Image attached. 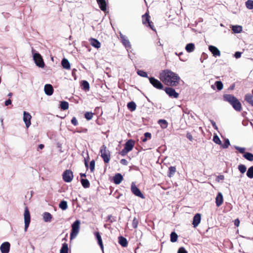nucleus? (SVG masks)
<instances>
[{"label": "nucleus", "mask_w": 253, "mask_h": 253, "mask_svg": "<svg viewBox=\"0 0 253 253\" xmlns=\"http://www.w3.org/2000/svg\"><path fill=\"white\" fill-rule=\"evenodd\" d=\"M224 179V176L223 175H219L216 176V181L219 182L220 181L223 180Z\"/></svg>", "instance_id": "52"}, {"label": "nucleus", "mask_w": 253, "mask_h": 253, "mask_svg": "<svg viewBox=\"0 0 253 253\" xmlns=\"http://www.w3.org/2000/svg\"><path fill=\"white\" fill-rule=\"evenodd\" d=\"M185 49L188 52H191L195 49V45L192 43H188L185 47Z\"/></svg>", "instance_id": "28"}, {"label": "nucleus", "mask_w": 253, "mask_h": 253, "mask_svg": "<svg viewBox=\"0 0 253 253\" xmlns=\"http://www.w3.org/2000/svg\"><path fill=\"white\" fill-rule=\"evenodd\" d=\"M138 220L136 219V218L135 217L133 219V221H132V226L134 228H136L138 226Z\"/></svg>", "instance_id": "50"}, {"label": "nucleus", "mask_w": 253, "mask_h": 253, "mask_svg": "<svg viewBox=\"0 0 253 253\" xmlns=\"http://www.w3.org/2000/svg\"><path fill=\"white\" fill-rule=\"evenodd\" d=\"M148 78L150 83L154 87L158 89H163L164 85L160 81L154 77H149Z\"/></svg>", "instance_id": "7"}, {"label": "nucleus", "mask_w": 253, "mask_h": 253, "mask_svg": "<svg viewBox=\"0 0 253 253\" xmlns=\"http://www.w3.org/2000/svg\"><path fill=\"white\" fill-rule=\"evenodd\" d=\"M230 145V142L228 139L225 140L224 144L222 145L223 148H227Z\"/></svg>", "instance_id": "49"}, {"label": "nucleus", "mask_w": 253, "mask_h": 253, "mask_svg": "<svg viewBox=\"0 0 253 253\" xmlns=\"http://www.w3.org/2000/svg\"><path fill=\"white\" fill-rule=\"evenodd\" d=\"M89 169L91 172H93L94 171L95 169V161L94 160H92L90 162Z\"/></svg>", "instance_id": "48"}, {"label": "nucleus", "mask_w": 253, "mask_h": 253, "mask_svg": "<svg viewBox=\"0 0 253 253\" xmlns=\"http://www.w3.org/2000/svg\"><path fill=\"white\" fill-rule=\"evenodd\" d=\"M234 87H235V85H234V84H233V85H231V86H230L229 88H230V89H234Z\"/></svg>", "instance_id": "64"}, {"label": "nucleus", "mask_w": 253, "mask_h": 253, "mask_svg": "<svg viewBox=\"0 0 253 253\" xmlns=\"http://www.w3.org/2000/svg\"><path fill=\"white\" fill-rule=\"evenodd\" d=\"M121 163L123 165H125V166H126L128 164V162L126 160V159H122L120 161Z\"/></svg>", "instance_id": "56"}, {"label": "nucleus", "mask_w": 253, "mask_h": 253, "mask_svg": "<svg viewBox=\"0 0 253 253\" xmlns=\"http://www.w3.org/2000/svg\"><path fill=\"white\" fill-rule=\"evenodd\" d=\"M158 124L161 126L162 128H166L168 126V123L165 120H159Z\"/></svg>", "instance_id": "36"}, {"label": "nucleus", "mask_w": 253, "mask_h": 253, "mask_svg": "<svg viewBox=\"0 0 253 253\" xmlns=\"http://www.w3.org/2000/svg\"><path fill=\"white\" fill-rule=\"evenodd\" d=\"M213 141L214 143L217 144H220L221 143L219 137L216 135L213 136Z\"/></svg>", "instance_id": "46"}, {"label": "nucleus", "mask_w": 253, "mask_h": 253, "mask_svg": "<svg viewBox=\"0 0 253 253\" xmlns=\"http://www.w3.org/2000/svg\"><path fill=\"white\" fill-rule=\"evenodd\" d=\"M238 169L242 173H244L247 170V168L245 165L240 164L238 167Z\"/></svg>", "instance_id": "37"}, {"label": "nucleus", "mask_w": 253, "mask_h": 253, "mask_svg": "<svg viewBox=\"0 0 253 253\" xmlns=\"http://www.w3.org/2000/svg\"><path fill=\"white\" fill-rule=\"evenodd\" d=\"M178 236L174 232L170 234V241L172 243L175 242L177 240Z\"/></svg>", "instance_id": "38"}, {"label": "nucleus", "mask_w": 253, "mask_h": 253, "mask_svg": "<svg viewBox=\"0 0 253 253\" xmlns=\"http://www.w3.org/2000/svg\"><path fill=\"white\" fill-rule=\"evenodd\" d=\"M201 220V215L200 213H196L193 219L192 224L194 227H197Z\"/></svg>", "instance_id": "13"}, {"label": "nucleus", "mask_w": 253, "mask_h": 253, "mask_svg": "<svg viewBox=\"0 0 253 253\" xmlns=\"http://www.w3.org/2000/svg\"><path fill=\"white\" fill-rule=\"evenodd\" d=\"M129 152L128 151H126V150L124 148V149H123L121 152H120V154L123 156H125L126 155V154Z\"/></svg>", "instance_id": "55"}, {"label": "nucleus", "mask_w": 253, "mask_h": 253, "mask_svg": "<svg viewBox=\"0 0 253 253\" xmlns=\"http://www.w3.org/2000/svg\"><path fill=\"white\" fill-rule=\"evenodd\" d=\"M59 206L62 210H65L68 207L67 203L65 201H62L60 203Z\"/></svg>", "instance_id": "40"}, {"label": "nucleus", "mask_w": 253, "mask_h": 253, "mask_svg": "<svg viewBox=\"0 0 253 253\" xmlns=\"http://www.w3.org/2000/svg\"><path fill=\"white\" fill-rule=\"evenodd\" d=\"M235 148L241 153H244L246 150L245 148L240 147L236 146H235Z\"/></svg>", "instance_id": "51"}, {"label": "nucleus", "mask_w": 253, "mask_h": 253, "mask_svg": "<svg viewBox=\"0 0 253 253\" xmlns=\"http://www.w3.org/2000/svg\"><path fill=\"white\" fill-rule=\"evenodd\" d=\"M94 235L96 237V239L97 240L98 243L99 245L100 248L103 250V246L102 241L101 237L98 232H95L94 233Z\"/></svg>", "instance_id": "23"}, {"label": "nucleus", "mask_w": 253, "mask_h": 253, "mask_svg": "<svg viewBox=\"0 0 253 253\" xmlns=\"http://www.w3.org/2000/svg\"><path fill=\"white\" fill-rule=\"evenodd\" d=\"M63 179L66 182H70L73 178V172L70 170H66L62 174Z\"/></svg>", "instance_id": "9"}, {"label": "nucleus", "mask_w": 253, "mask_h": 253, "mask_svg": "<svg viewBox=\"0 0 253 253\" xmlns=\"http://www.w3.org/2000/svg\"><path fill=\"white\" fill-rule=\"evenodd\" d=\"M44 90L46 95H52L53 93V88L50 84H46L44 85Z\"/></svg>", "instance_id": "16"}, {"label": "nucleus", "mask_w": 253, "mask_h": 253, "mask_svg": "<svg viewBox=\"0 0 253 253\" xmlns=\"http://www.w3.org/2000/svg\"><path fill=\"white\" fill-rule=\"evenodd\" d=\"M186 136H187V138L190 141H192L193 140V137L192 136V135L189 133H188L186 135Z\"/></svg>", "instance_id": "59"}, {"label": "nucleus", "mask_w": 253, "mask_h": 253, "mask_svg": "<svg viewBox=\"0 0 253 253\" xmlns=\"http://www.w3.org/2000/svg\"><path fill=\"white\" fill-rule=\"evenodd\" d=\"M31 119L32 116L30 114L24 111L23 113V121L25 123L27 128H28L31 125Z\"/></svg>", "instance_id": "11"}, {"label": "nucleus", "mask_w": 253, "mask_h": 253, "mask_svg": "<svg viewBox=\"0 0 253 253\" xmlns=\"http://www.w3.org/2000/svg\"><path fill=\"white\" fill-rule=\"evenodd\" d=\"M43 219L45 222H50L52 219V215L49 212H45L43 214Z\"/></svg>", "instance_id": "26"}, {"label": "nucleus", "mask_w": 253, "mask_h": 253, "mask_svg": "<svg viewBox=\"0 0 253 253\" xmlns=\"http://www.w3.org/2000/svg\"><path fill=\"white\" fill-rule=\"evenodd\" d=\"M176 171V168L175 167H170L169 169L168 176L169 177H172Z\"/></svg>", "instance_id": "32"}, {"label": "nucleus", "mask_w": 253, "mask_h": 253, "mask_svg": "<svg viewBox=\"0 0 253 253\" xmlns=\"http://www.w3.org/2000/svg\"><path fill=\"white\" fill-rule=\"evenodd\" d=\"M24 223H25V231H27V229L30 223V214L28 209L26 208L24 211Z\"/></svg>", "instance_id": "8"}, {"label": "nucleus", "mask_w": 253, "mask_h": 253, "mask_svg": "<svg viewBox=\"0 0 253 253\" xmlns=\"http://www.w3.org/2000/svg\"><path fill=\"white\" fill-rule=\"evenodd\" d=\"M224 100L228 101L236 111H241L242 108L241 103L234 96H224Z\"/></svg>", "instance_id": "2"}, {"label": "nucleus", "mask_w": 253, "mask_h": 253, "mask_svg": "<svg viewBox=\"0 0 253 253\" xmlns=\"http://www.w3.org/2000/svg\"><path fill=\"white\" fill-rule=\"evenodd\" d=\"M211 124L213 126V127L215 128V129H217V127L215 124V123L214 122H213V121H211Z\"/></svg>", "instance_id": "62"}, {"label": "nucleus", "mask_w": 253, "mask_h": 253, "mask_svg": "<svg viewBox=\"0 0 253 253\" xmlns=\"http://www.w3.org/2000/svg\"><path fill=\"white\" fill-rule=\"evenodd\" d=\"M89 42L90 44L95 48L98 49L101 46L100 42L95 39L91 38L89 40Z\"/></svg>", "instance_id": "18"}, {"label": "nucleus", "mask_w": 253, "mask_h": 253, "mask_svg": "<svg viewBox=\"0 0 253 253\" xmlns=\"http://www.w3.org/2000/svg\"><path fill=\"white\" fill-rule=\"evenodd\" d=\"M61 65L63 68L69 70L70 69L71 66L69 61L66 59L63 58L61 61Z\"/></svg>", "instance_id": "22"}, {"label": "nucleus", "mask_w": 253, "mask_h": 253, "mask_svg": "<svg viewBox=\"0 0 253 253\" xmlns=\"http://www.w3.org/2000/svg\"><path fill=\"white\" fill-rule=\"evenodd\" d=\"M159 78L165 84L169 86L178 85L180 80L177 74L168 69L164 70L160 73Z\"/></svg>", "instance_id": "1"}, {"label": "nucleus", "mask_w": 253, "mask_h": 253, "mask_svg": "<svg viewBox=\"0 0 253 253\" xmlns=\"http://www.w3.org/2000/svg\"><path fill=\"white\" fill-rule=\"evenodd\" d=\"M71 123L74 126H77L78 124V122L77 120L75 117H73L71 120Z\"/></svg>", "instance_id": "53"}, {"label": "nucleus", "mask_w": 253, "mask_h": 253, "mask_svg": "<svg viewBox=\"0 0 253 253\" xmlns=\"http://www.w3.org/2000/svg\"><path fill=\"white\" fill-rule=\"evenodd\" d=\"M81 183L83 186L85 188L89 187L90 185L89 181L86 179H82Z\"/></svg>", "instance_id": "39"}, {"label": "nucleus", "mask_w": 253, "mask_h": 253, "mask_svg": "<svg viewBox=\"0 0 253 253\" xmlns=\"http://www.w3.org/2000/svg\"><path fill=\"white\" fill-rule=\"evenodd\" d=\"M80 221L79 220H77L72 224L70 240H73L77 236L80 231Z\"/></svg>", "instance_id": "4"}, {"label": "nucleus", "mask_w": 253, "mask_h": 253, "mask_svg": "<svg viewBox=\"0 0 253 253\" xmlns=\"http://www.w3.org/2000/svg\"><path fill=\"white\" fill-rule=\"evenodd\" d=\"M215 85L218 90H221L223 88V84L221 81H216L215 83Z\"/></svg>", "instance_id": "43"}, {"label": "nucleus", "mask_w": 253, "mask_h": 253, "mask_svg": "<svg viewBox=\"0 0 253 253\" xmlns=\"http://www.w3.org/2000/svg\"><path fill=\"white\" fill-rule=\"evenodd\" d=\"M120 38L123 44L126 47H130L131 45L130 42L125 36L123 35L122 34H121Z\"/></svg>", "instance_id": "19"}, {"label": "nucleus", "mask_w": 253, "mask_h": 253, "mask_svg": "<svg viewBox=\"0 0 253 253\" xmlns=\"http://www.w3.org/2000/svg\"><path fill=\"white\" fill-rule=\"evenodd\" d=\"M127 107L128 109L131 112L134 111L136 109V104L133 101L128 103Z\"/></svg>", "instance_id": "29"}, {"label": "nucleus", "mask_w": 253, "mask_h": 253, "mask_svg": "<svg viewBox=\"0 0 253 253\" xmlns=\"http://www.w3.org/2000/svg\"><path fill=\"white\" fill-rule=\"evenodd\" d=\"M232 30L235 33H240L242 31V27L241 26H233Z\"/></svg>", "instance_id": "30"}, {"label": "nucleus", "mask_w": 253, "mask_h": 253, "mask_svg": "<svg viewBox=\"0 0 253 253\" xmlns=\"http://www.w3.org/2000/svg\"><path fill=\"white\" fill-rule=\"evenodd\" d=\"M101 156L106 163H108L110 160V154L107 147L105 145H102L100 148Z\"/></svg>", "instance_id": "5"}, {"label": "nucleus", "mask_w": 253, "mask_h": 253, "mask_svg": "<svg viewBox=\"0 0 253 253\" xmlns=\"http://www.w3.org/2000/svg\"><path fill=\"white\" fill-rule=\"evenodd\" d=\"M11 100L10 99H8L7 100H6L5 102V106H8V105L11 104Z\"/></svg>", "instance_id": "60"}, {"label": "nucleus", "mask_w": 253, "mask_h": 253, "mask_svg": "<svg viewBox=\"0 0 253 253\" xmlns=\"http://www.w3.org/2000/svg\"><path fill=\"white\" fill-rule=\"evenodd\" d=\"M60 253H68V246L67 244H63Z\"/></svg>", "instance_id": "35"}, {"label": "nucleus", "mask_w": 253, "mask_h": 253, "mask_svg": "<svg viewBox=\"0 0 253 253\" xmlns=\"http://www.w3.org/2000/svg\"><path fill=\"white\" fill-rule=\"evenodd\" d=\"M241 53H242L241 52H239V51L236 52L235 53V55H234L235 58H240L241 57Z\"/></svg>", "instance_id": "57"}, {"label": "nucleus", "mask_w": 253, "mask_h": 253, "mask_svg": "<svg viewBox=\"0 0 253 253\" xmlns=\"http://www.w3.org/2000/svg\"><path fill=\"white\" fill-rule=\"evenodd\" d=\"M44 147V145L43 144H40L39 145V148L40 149H43Z\"/></svg>", "instance_id": "63"}, {"label": "nucleus", "mask_w": 253, "mask_h": 253, "mask_svg": "<svg viewBox=\"0 0 253 253\" xmlns=\"http://www.w3.org/2000/svg\"><path fill=\"white\" fill-rule=\"evenodd\" d=\"M82 88L85 91L89 90V84L86 81H83L81 83Z\"/></svg>", "instance_id": "25"}, {"label": "nucleus", "mask_w": 253, "mask_h": 253, "mask_svg": "<svg viewBox=\"0 0 253 253\" xmlns=\"http://www.w3.org/2000/svg\"><path fill=\"white\" fill-rule=\"evenodd\" d=\"M123 179V176L120 173H117L114 176V182L116 184H119L122 182Z\"/></svg>", "instance_id": "21"}, {"label": "nucleus", "mask_w": 253, "mask_h": 253, "mask_svg": "<svg viewBox=\"0 0 253 253\" xmlns=\"http://www.w3.org/2000/svg\"><path fill=\"white\" fill-rule=\"evenodd\" d=\"M245 3L247 8L249 9H253V0H248Z\"/></svg>", "instance_id": "41"}, {"label": "nucleus", "mask_w": 253, "mask_h": 253, "mask_svg": "<svg viewBox=\"0 0 253 253\" xmlns=\"http://www.w3.org/2000/svg\"><path fill=\"white\" fill-rule=\"evenodd\" d=\"M165 90L168 95H178V93L175 92L174 89L170 87H166Z\"/></svg>", "instance_id": "24"}, {"label": "nucleus", "mask_w": 253, "mask_h": 253, "mask_svg": "<svg viewBox=\"0 0 253 253\" xmlns=\"http://www.w3.org/2000/svg\"><path fill=\"white\" fill-rule=\"evenodd\" d=\"M34 60L36 65L41 68H43L45 64L43 62V59L39 53H35L33 55Z\"/></svg>", "instance_id": "6"}, {"label": "nucleus", "mask_w": 253, "mask_h": 253, "mask_svg": "<svg viewBox=\"0 0 253 253\" xmlns=\"http://www.w3.org/2000/svg\"><path fill=\"white\" fill-rule=\"evenodd\" d=\"M151 17L149 12L147 11L142 16V22L143 25L146 27H149L151 30L156 32V30L154 25V23L150 20Z\"/></svg>", "instance_id": "3"}, {"label": "nucleus", "mask_w": 253, "mask_h": 253, "mask_svg": "<svg viewBox=\"0 0 253 253\" xmlns=\"http://www.w3.org/2000/svg\"><path fill=\"white\" fill-rule=\"evenodd\" d=\"M245 100L253 106V96H246Z\"/></svg>", "instance_id": "42"}, {"label": "nucleus", "mask_w": 253, "mask_h": 253, "mask_svg": "<svg viewBox=\"0 0 253 253\" xmlns=\"http://www.w3.org/2000/svg\"><path fill=\"white\" fill-rule=\"evenodd\" d=\"M60 107L62 110H65L68 109L69 104L66 101H61L60 104Z\"/></svg>", "instance_id": "31"}, {"label": "nucleus", "mask_w": 253, "mask_h": 253, "mask_svg": "<svg viewBox=\"0 0 253 253\" xmlns=\"http://www.w3.org/2000/svg\"><path fill=\"white\" fill-rule=\"evenodd\" d=\"M223 202L222 194L221 192H219L215 198V203L217 207L220 206Z\"/></svg>", "instance_id": "17"}, {"label": "nucleus", "mask_w": 253, "mask_h": 253, "mask_svg": "<svg viewBox=\"0 0 253 253\" xmlns=\"http://www.w3.org/2000/svg\"><path fill=\"white\" fill-rule=\"evenodd\" d=\"M175 54H176V55H178V56H179V59H180V60H181V61H184V59H182V58L180 57V56H181V55H182V54H183V53H182V52H180V53H177V52H175Z\"/></svg>", "instance_id": "61"}, {"label": "nucleus", "mask_w": 253, "mask_h": 253, "mask_svg": "<svg viewBox=\"0 0 253 253\" xmlns=\"http://www.w3.org/2000/svg\"><path fill=\"white\" fill-rule=\"evenodd\" d=\"M134 142L132 140H128L125 145V148L126 150V151H130L132 150L134 147Z\"/></svg>", "instance_id": "15"}, {"label": "nucleus", "mask_w": 253, "mask_h": 253, "mask_svg": "<svg viewBox=\"0 0 253 253\" xmlns=\"http://www.w3.org/2000/svg\"><path fill=\"white\" fill-rule=\"evenodd\" d=\"M131 190L132 193L135 196L139 197L142 199H144V196L141 193L140 190L136 186L134 183H132L131 186Z\"/></svg>", "instance_id": "10"}, {"label": "nucleus", "mask_w": 253, "mask_h": 253, "mask_svg": "<svg viewBox=\"0 0 253 253\" xmlns=\"http://www.w3.org/2000/svg\"><path fill=\"white\" fill-rule=\"evenodd\" d=\"M119 243L123 247H126L127 245V241L126 239L122 236L119 237Z\"/></svg>", "instance_id": "27"}, {"label": "nucleus", "mask_w": 253, "mask_h": 253, "mask_svg": "<svg viewBox=\"0 0 253 253\" xmlns=\"http://www.w3.org/2000/svg\"><path fill=\"white\" fill-rule=\"evenodd\" d=\"M93 113L91 112H86L84 115L85 119L87 120H90L93 117Z\"/></svg>", "instance_id": "45"}, {"label": "nucleus", "mask_w": 253, "mask_h": 253, "mask_svg": "<svg viewBox=\"0 0 253 253\" xmlns=\"http://www.w3.org/2000/svg\"><path fill=\"white\" fill-rule=\"evenodd\" d=\"M234 224L236 226L238 227L240 224V220L239 219H236L234 220Z\"/></svg>", "instance_id": "58"}, {"label": "nucleus", "mask_w": 253, "mask_h": 253, "mask_svg": "<svg viewBox=\"0 0 253 253\" xmlns=\"http://www.w3.org/2000/svg\"><path fill=\"white\" fill-rule=\"evenodd\" d=\"M177 253H187V252L184 248L181 247L178 249Z\"/></svg>", "instance_id": "54"}, {"label": "nucleus", "mask_w": 253, "mask_h": 253, "mask_svg": "<svg viewBox=\"0 0 253 253\" xmlns=\"http://www.w3.org/2000/svg\"><path fill=\"white\" fill-rule=\"evenodd\" d=\"M99 8L103 11H106L107 10V4L105 0H96Z\"/></svg>", "instance_id": "20"}, {"label": "nucleus", "mask_w": 253, "mask_h": 253, "mask_svg": "<svg viewBox=\"0 0 253 253\" xmlns=\"http://www.w3.org/2000/svg\"><path fill=\"white\" fill-rule=\"evenodd\" d=\"M209 49L213 54V56L216 57L219 56L220 55V52L216 47L213 45H210L209 46Z\"/></svg>", "instance_id": "14"}, {"label": "nucleus", "mask_w": 253, "mask_h": 253, "mask_svg": "<svg viewBox=\"0 0 253 253\" xmlns=\"http://www.w3.org/2000/svg\"><path fill=\"white\" fill-rule=\"evenodd\" d=\"M10 245L9 242H5L2 243L0 247V250L1 253H8L10 250Z\"/></svg>", "instance_id": "12"}, {"label": "nucleus", "mask_w": 253, "mask_h": 253, "mask_svg": "<svg viewBox=\"0 0 253 253\" xmlns=\"http://www.w3.org/2000/svg\"><path fill=\"white\" fill-rule=\"evenodd\" d=\"M137 73L138 75L142 77L148 78L147 73L143 70H138Z\"/></svg>", "instance_id": "44"}, {"label": "nucleus", "mask_w": 253, "mask_h": 253, "mask_svg": "<svg viewBox=\"0 0 253 253\" xmlns=\"http://www.w3.org/2000/svg\"><path fill=\"white\" fill-rule=\"evenodd\" d=\"M145 137L142 139L143 142H146L147 139H150L151 137V134L149 132H146L144 133Z\"/></svg>", "instance_id": "47"}, {"label": "nucleus", "mask_w": 253, "mask_h": 253, "mask_svg": "<svg viewBox=\"0 0 253 253\" xmlns=\"http://www.w3.org/2000/svg\"><path fill=\"white\" fill-rule=\"evenodd\" d=\"M243 157L246 159L248 160V161H253V154L251 153H249V152L245 153L244 154Z\"/></svg>", "instance_id": "34"}, {"label": "nucleus", "mask_w": 253, "mask_h": 253, "mask_svg": "<svg viewBox=\"0 0 253 253\" xmlns=\"http://www.w3.org/2000/svg\"><path fill=\"white\" fill-rule=\"evenodd\" d=\"M246 174L249 178H253V166L248 169Z\"/></svg>", "instance_id": "33"}]
</instances>
